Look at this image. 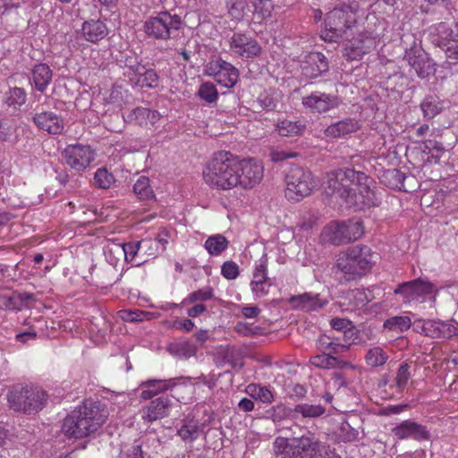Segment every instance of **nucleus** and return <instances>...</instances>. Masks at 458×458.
Returning a JSON list of instances; mask_svg holds the SVG:
<instances>
[{"label": "nucleus", "instance_id": "obj_1", "mask_svg": "<svg viewBox=\"0 0 458 458\" xmlns=\"http://www.w3.org/2000/svg\"><path fill=\"white\" fill-rule=\"evenodd\" d=\"M106 418V410L99 402L85 400L66 416L62 429L69 437L83 438L100 428Z\"/></svg>", "mask_w": 458, "mask_h": 458}, {"label": "nucleus", "instance_id": "obj_2", "mask_svg": "<svg viewBox=\"0 0 458 458\" xmlns=\"http://www.w3.org/2000/svg\"><path fill=\"white\" fill-rule=\"evenodd\" d=\"M239 157L229 151L215 153L203 170V179L211 188L228 191L238 186Z\"/></svg>", "mask_w": 458, "mask_h": 458}, {"label": "nucleus", "instance_id": "obj_3", "mask_svg": "<svg viewBox=\"0 0 458 458\" xmlns=\"http://www.w3.org/2000/svg\"><path fill=\"white\" fill-rule=\"evenodd\" d=\"M377 254L367 246L357 244L338 255L335 268L345 281L360 278L369 273L376 263Z\"/></svg>", "mask_w": 458, "mask_h": 458}, {"label": "nucleus", "instance_id": "obj_4", "mask_svg": "<svg viewBox=\"0 0 458 458\" xmlns=\"http://www.w3.org/2000/svg\"><path fill=\"white\" fill-rule=\"evenodd\" d=\"M359 4L341 3L327 13L321 37L325 41L337 42L357 23Z\"/></svg>", "mask_w": 458, "mask_h": 458}, {"label": "nucleus", "instance_id": "obj_5", "mask_svg": "<svg viewBox=\"0 0 458 458\" xmlns=\"http://www.w3.org/2000/svg\"><path fill=\"white\" fill-rule=\"evenodd\" d=\"M44 390L33 386H14L7 395L11 409L25 414L38 412L43 409L47 401Z\"/></svg>", "mask_w": 458, "mask_h": 458}, {"label": "nucleus", "instance_id": "obj_6", "mask_svg": "<svg viewBox=\"0 0 458 458\" xmlns=\"http://www.w3.org/2000/svg\"><path fill=\"white\" fill-rule=\"evenodd\" d=\"M319 441L313 436L277 437L275 452L281 458H314L319 450Z\"/></svg>", "mask_w": 458, "mask_h": 458}, {"label": "nucleus", "instance_id": "obj_7", "mask_svg": "<svg viewBox=\"0 0 458 458\" xmlns=\"http://www.w3.org/2000/svg\"><path fill=\"white\" fill-rule=\"evenodd\" d=\"M363 233V225L360 221L353 219L341 222L333 221L324 227L321 237L324 242L339 246L360 239Z\"/></svg>", "mask_w": 458, "mask_h": 458}, {"label": "nucleus", "instance_id": "obj_8", "mask_svg": "<svg viewBox=\"0 0 458 458\" xmlns=\"http://www.w3.org/2000/svg\"><path fill=\"white\" fill-rule=\"evenodd\" d=\"M182 25V20L178 14L168 11L159 12L144 22L145 33L157 40H167L174 37Z\"/></svg>", "mask_w": 458, "mask_h": 458}, {"label": "nucleus", "instance_id": "obj_9", "mask_svg": "<svg viewBox=\"0 0 458 458\" xmlns=\"http://www.w3.org/2000/svg\"><path fill=\"white\" fill-rule=\"evenodd\" d=\"M285 196L293 201H300L310 195L317 186L312 173L303 167L293 165L285 176Z\"/></svg>", "mask_w": 458, "mask_h": 458}, {"label": "nucleus", "instance_id": "obj_10", "mask_svg": "<svg viewBox=\"0 0 458 458\" xmlns=\"http://www.w3.org/2000/svg\"><path fill=\"white\" fill-rule=\"evenodd\" d=\"M356 171L352 168L338 169L327 174L324 191L327 195L339 198L348 206L349 197L354 191Z\"/></svg>", "mask_w": 458, "mask_h": 458}, {"label": "nucleus", "instance_id": "obj_11", "mask_svg": "<svg viewBox=\"0 0 458 458\" xmlns=\"http://www.w3.org/2000/svg\"><path fill=\"white\" fill-rule=\"evenodd\" d=\"M354 191L349 197L348 207L362 209L365 207L378 206L381 198L375 191V181L362 172L356 171Z\"/></svg>", "mask_w": 458, "mask_h": 458}, {"label": "nucleus", "instance_id": "obj_12", "mask_svg": "<svg viewBox=\"0 0 458 458\" xmlns=\"http://www.w3.org/2000/svg\"><path fill=\"white\" fill-rule=\"evenodd\" d=\"M378 42L379 34L364 30L344 42L343 55L350 61L360 60L365 55L374 50Z\"/></svg>", "mask_w": 458, "mask_h": 458}, {"label": "nucleus", "instance_id": "obj_13", "mask_svg": "<svg viewBox=\"0 0 458 458\" xmlns=\"http://www.w3.org/2000/svg\"><path fill=\"white\" fill-rule=\"evenodd\" d=\"M437 292V287L431 282L417 278L398 284L394 293L401 295L404 303H410L411 301L422 302L427 296Z\"/></svg>", "mask_w": 458, "mask_h": 458}, {"label": "nucleus", "instance_id": "obj_14", "mask_svg": "<svg viewBox=\"0 0 458 458\" xmlns=\"http://www.w3.org/2000/svg\"><path fill=\"white\" fill-rule=\"evenodd\" d=\"M64 163L77 172H82L95 159V153L89 145L70 144L61 153Z\"/></svg>", "mask_w": 458, "mask_h": 458}, {"label": "nucleus", "instance_id": "obj_15", "mask_svg": "<svg viewBox=\"0 0 458 458\" xmlns=\"http://www.w3.org/2000/svg\"><path fill=\"white\" fill-rule=\"evenodd\" d=\"M206 73L228 89L233 88L239 80L238 69L221 58L211 61L207 65Z\"/></svg>", "mask_w": 458, "mask_h": 458}, {"label": "nucleus", "instance_id": "obj_16", "mask_svg": "<svg viewBox=\"0 0 458 458\" xmlns=\"http://www.w3.org/2000/svg\"><path fill=\"white\" fill-rule=\"evenodd\" d=\"M229 43L232 54L242 59L254 58L262 50L257 39L244 32H234Z\"/></svg>", "mask_w": 458, "mask_h": 458}, {"label": "nucleus", "instance_id": "obj_17", "mask_svg": "<svg viewBox=\"0 0 458 458\" xmlns=\"http://www.w3.org/2000/svg\"><path fill=\"white\" fill-rule=\"evenodd\" d=\"M238 186L247 190L259 184L263 178V165L254 158H239Z\"/></svg>", "mask_w": 458, "mask_h": 458}, {"label": "nucleus", "instance_id": "obj_18", "mask_svg": "<svg viewBox=\"0 0 458 458\" xmlns=\"http://www.w3.org/2000/svg\"><path fill=\"white\" fill-rule=\"evenodd\" d=\"M404 59L420 79H426L435 74L436 64L422 49L411 48L407 50Z\"/></svg>", "mask_w": 458, "mask_h": 458}, {"label": "nucleus", "instance_id": "obj_19", "mask_svg": "<svg viewBox=\"0 0 458 458\" xmlns=\"http://www.w3.org/2000/svg\"><path fill=\"white\" fill-rule=\"evenodd\" d=\"M436 30L440 45L445 47L446 56L458 60V21L453 25L440 22Z\"/></svg>", "mask_w": 458, "mask_h": 458}, {"label": "nucleus", "instance_id": "obj_20", "mask_svg": "<svg viewBox=\"0 0 458 458\" xmlns=\"http://www.w3.org/2000/svg\"><path fill=\"white\" fill-rule=\"evenodd\" d=\"M302 105L311 113L321 114L337 107L339 100L336 96L315 91L302 98Z\"/></svg>", "mask_w": 458, "mask_h": 458}, {"label": "nucleus", "instance_id": "obj_21", "mask_svg": "<svg viewBox=\"0 0 458 458\" xmlns=\"http://www.w3.org/2000/svg\"><path fill=\"white\" fill-rule=\"evenodd\" d=\"M392 433L398 439L412 438L417 441L430 439V432L426 426L411 420H406L392 428Z\"/></svg>", "mask_w": 458, "mask_h": 458}, {"label": "nucleus", "instance_id": "obj_22", "mask_svg": "<svg viewBox=\"0 0 458 458\" xmlns=\"http://www.w3.org/2000/svg\"><path fill=\"white\" fill-rule=\"evenodd\" d=\"M289 303L295 310L311 312L323 309L328 303V300L323 298L319 293H304L292 296L289 299Z\"/></svg>", "mask_w": 458, "mask_h": 458}, {"label": "nucleus", "instance_id": "obj_23", "mask_svg": "<svg viewBox=\"0 0 458 458\" xmlns=\"http://www.w3.org/2000/svg\"><path fill=\"white\" fill-rule=\"evenodd\" d=\"M327 57L320 52H310L301 64L302 75L308 79H315L328 71Z\"/></svg>", "mask_w": 458, "mask_h": 458}, {"label": "nucleus", "instance_id": "obj_24", "mask_svg": "<svg viewBox=\"0 0 458 458\" xmlns=\"http://www.w3.org/2000/svg\"><path fill=\"white\" fill-rule=\"evenodd\" d=\"M161 118L160 114L156 110L138 106L130 110L123 119L126 123L148 128L154 126Z\"/></svg>", "mask_w": 458, "mask_h": 458}, {"label": "nucleus", "instance_id": "obj_25", "mask_svg": "<svg viewBox=\"0 0 458 458\" xmlns=\"http://www.w3.org/2000/svg\"><path fill=\"white\" fill-rule=\"evenodd\" d=\"M130 81L140 88L155 89L158 86L159 76L153 68L141 64L135 72H128Z\"/></svg>", "mask_w": 458, "mask_h": 458}, {"label": "nucleus", "instance_id": "obj_26", "mask_svg": "<svg viewBox=\"0 0 458 458\" xmlns=\"http://www.w3.org/2000/svg\"><path fill=\"white\" fill-rule=\"evenodd\" d=\"M310 363L321 369H355V366L350 361L325 352L311 356L310 358Z\"/></svg>", "mask_w": 458, "mask_h": 458}, {"label": "nucleus", "instance_id": "obj_27", "mask_svg": "<svg viewBox=\"0 0 458 458\" xmlns=\"http://www.w3.org/2000/svg\"><path fill=\"white\" fill-rule=\"evenodd\" d=\"M33 121L35 124L41 130L50 134H60L64 130V123L62 119L53 112L37 113Z\"/></svg>", "mask_w": 458, "mask_h": 458}, {"label": "nucleus", "instance_id": "obj_28", "mask_svg": "<svg viewBox=\"0 0 458 458\" xmlns=\"http://www.w3.org/2000/svg\"><path fill=\"white\" fill-rule=\"evenodd\" d=\"M422 330L431 338H450L456 334L457 328L452 324L441 320L424 321Z\"/></svg>", "mask_w": 458, "mask_h": 458}, {"label": "nucleus", "instance_id": "obj_29", "mask_svg": "<svg viewBox=\"0 0 458 458\" xmlns=\"http://www.w3.org/2000/svg\"><path fill=\"white\" fill-rule=\"evenodd\" d=\"M171 406V400L165 396H160L153 401L144 408L143 419L148 422L160 420L168 415V410Z\"/></svg>", "mask_w": 458, "mask_h": 458}, {"label": "nucleus", "instance_id": "obj_30", "mask_svg": "<svg viewBox=\"0 0 458 458\" xmlns=\"http://www.w3.org/2000/svg\"><path fill=\"white\" fill-rule=\"evenodd\" d=\"M81 33L85 40L98 43L107 36L108 30L104 21L92 19L82 23Z\"/></svg>", "mask_w": 458, "mask_h": 458}, {"label": "nucleus", "instance_id": "obj_31", "mask_svg": "<svg viewBox=\"0 0 458 458\" xmlns=\"http://www.w3.org/2000/svg\"><path fill=\"white\" fill-rule=\"evenodd\" d=\"M204 427L199 420L187 416L181 421V426L177 429V435L184 442L192 443L198 439L203 433Z\"/></svg>", "mask_w": 458, "mask_h": 458}, {"label": "nucleus", "instance_id": "obj_32", "mask_svg": "<svg viewBox=\"0 0 458 458\" xmlns=\"http://www.w3.org/2000/svg\"><path fill=\"white\" fill-rule=\"evenodd\" d=\"M53 72L47 64H36L32 71L30 81L34 88L43 93L52 81Z\"/></svg>", "mask_w": 458, "mask_h": 458}, {"label": "nucleus", "instance_id": "obj_33", "mask_svg": "<svg viewBox=\"0 0 458 458\" xmlns=\"http://www.w3.org/2000/svg\"><path fill=\"white\" fill-rule=\"evenodd\" d=\"M177 378L163 379H148L140 384L142 389L140 397L144 400L151 399L156 394L172 389L175 386Z\"/></svg>", "mask_w": 458, "mask_h": 458}, {"label": "nucleus", "instance_id": "obj_34", "mask_svg": "<svg viewBox=\"0 0 458 458\" xmlns=\"http://www.w3.org/2000/svg\"><path fill=\"white\" fill-rule=\"evenodd\" d=\"M359 128L360 126L356 120L345 118L327 126L324 131V134L328 138H340L357 131Z\"/></svg>", "mask_w": 458, "mask_h": 458}, {"label": "nucleus", "instance_id": "obj_35", "mask_svg": "<svg viewBox=\"0 0 458 458\" xmlns=\"http://www.w3.org/2000/svg\"><path fill=\"white\" fill-rule=\"evenodd\" d=\"M316 346L321 352L336 356L346 352L350 349L351 344H342L338 340L333 339L329 335H320L316 341Z\"/></svg>", "mask_w": 458, "mask_h": 458}, {"label": "nucleus", "instance_id": "obj_36", "mask_svg": "<svg viewBox=\"0 0 458 458\" xmlns=\"http://www.w3.org/2000/svg\"><path fill=\"white\" fill-rule=\"evenodd\" d=\"M306 128L301 121L283 120L276 125V131L281 136L294 137L301 135Z\"/></svg>", "mask_w": 458, "mask_h": 458}, {"label": "nucleus", "instance_id": "obj_37", "mask_svg": "<svg viewBox=\"0 0 458 458\" xmlns=\"http://www.w3.org/2000/svg\"><path fill=\"white\" fill-rule=\"evenodd\" d=\"M423 115L426 118L432 119L441 113L444 109L443 102L437 96H427L420 104Z\"/></svg>", "mask_w": 458, "mask_h": 458}, {"label": "nucleus", "instance_id": "obj_38", "mask_svg": "<svg viewBox=\"0 0 458 458\" xmlns=\"http://www.w3.org/2000/svg\"><path fill=\"white\" fill-rule=\"evenodd\" d=\"M388 359V353L380 346L369 348L364 356L366 364L371 368H377L385 365Z\"/></svg>", "mask_w": 458, "mask_h": 458}, {"label": "nucleus", "instance_id": "obj_39", "mask_svg": "<svg viewBox=\"0 0 458 458\" xmlns=\"http://www.w3.org/2000/svg\"><path fill=\"white\" fill-rule=\"evenodd\" d=\"M229 242L222 234L209 236L204 244L207 251L212 256H218L228 247Z\"/></svg>", "mask_w": 458, "mask_h": 458}, {"label": "nucleus", "instance_id": "obj_40", "mask_svg": "<svg viewBox=\"0 0 458 458\" xmlns=\"http://www.w3.org/2000/svg\"><path fill=\"white\" fill-rule=\"evenodd\" d=\"M411 327V319L407 316H394L385 320L383 327L389 331L401 334Z\"/></svg>", "mask_w": 458, "mask_h": 458}, {"label": "nucleus", "instance_id": "obj_41", "mask_svg": "<svg viewBox=\"0 0 458 458\" xmlns=\"http://www.w3.org/2000/svg\"><path fill=\"white\" fill-rule=\"evenodd\" d=\"M245 391L252 398L263 403H271L275 399L272 391L268 387L259 384L248 385Z\"/></svg>", "mask_w": 458, "mask_h": 458}, {"label": "nucleus", "instance_id": "obj_42", "mask_svg": "<svg viewBox=\"0 0 458 458\" xmlns=\"http://www.w3.org/2000/svg\"><path fill=\"white\" fill-rule=\"evenodd\" d=\"M293 411L301 414L302 418H318L326 412V408L320 404L299 403L295 405Z\"/></svg>", "mask_w": 458, "mask_h": 458}, {"label": "nucleus", "instance_id": "obj_43", "mask_svg": "<svg viewBox=\"0 0 458 458\" xmlns=\"http://www.w3.org/2000/svg\"><path fill=\"white\" fill-rule=\"evenodd\" d=\"M26 98L27 94L25 90L21 88L14 87L10 89L6 93L4 102L8 106L13 107L14 110H18L23 104H25Z\"/></svg>", "mask_w": 458, "mask_h": 458}, {"label": "nucleus", "instance_id": "obj_44", "mask_svg": "<svg viewBox=\"0 0 458 458\" xmlns=\"http://www.w3.org/2000/svg\"><path fill=\"white\" fill-rule=\"evenodd\" d=\"M135 194L140 199H151L154 198L153 190L149 184V179L146 176H140L133 186Z\"/></svg>", "mask_w": 458, "mask_h": 458}, {"label": "nucleus", "instance_id": "obj_45", "mask_svg": "<svg viewBox=\"0 0 458 458\" xmlns=\"http://www.w3.org/2000/svg\"><path fill=\"white\" fill-rule=\"evenodd\" d=\"M141 243V260L137 263L140 266L148 260V258L156 257L158 252V242L153 239H144L140 241Z\"/></svg>", "mask_w": 458, "mask_h": 458}, {"label": "nucleus", "instance_id": "obj_46", "mask_svg": "<svg viewBox=\"0 0 458 458\" xmlns=\"http://www.w3.org/2000/svg\"><path fill=\"white\" fill-rule=\"evenodd\" d=\"M199 97L208 104L215 103L218 98V92L214 83L204 82L199 86Z\"/></svg>", "mask_w": 458, "mask_h": 458}, {"label": "nucleus", "instance_id": "obj_47", "mask_svg": "<svg viewBox=\"0 0 458 458\" xmlns=\"http://www.w3.org/2000/svg\"><path fill=\"white\" fill-rule=\"evenodd\" d=\"M267 270V255H263L262 258L256 264L255 270L253 273V279L250 283V286L256 285V284H260L268 281Z\"/></svg>", "mask_w": 458, "mask_h": 458}, {"label": "nucleus", "instance_id": "obj_48", "mask_svg": "<svg viewBox=\"0 0 458 458\" xmlns=\"http://www.w3.org/2000/svg\"><path fill=\"white\" fill-rule=\"evenodd\" d=\"M410 368L411 367L408 363H402L397 369L394 378V386L399 392L403 391L411 377Z\"/></svg>", "mask_w": 458, "mask_h": 458}, {"label": "nucleus", "instance_id": "obj_49", "mask_svg": "<svg viewBox=\"0 0 458 458\" xmlns=\"http://www.w3.org/2000/svg\"><path fill=\"white\" fill-rule=\"evenodd\" d=\"M95 184L100 189H109L114 183V175L106 168H98L94 176Z\"/></svg>", "mask_w": 458, "mask_h": 458}, {"label": "nucleus", "instance_id": "obj_50", "mask_svg": "<svg viewBox=\"0 0 458 458\" xmlns=\"http://www.w3.org/2000/svg\"><path fill=\"white\" fill-rule=\"evenodd\" d=\"M214 298V291L211 287H205L191 293L183 301V303H195L206 301Z\"/></svg>", "mask_w": 458, "mask_h": 458}, {"label": "nucleus", "instance_id": "obj_51", "mask_svg": "<svg viewBox=\"0 0 458 458\" xmlns=\"http://www.w3.org/2000/svg\"><path fill=\"white\" fill-rule=\"evenodd\" d=\"M126 261H133L137 256L141 259V243L140 242H131L121 245Z\"/></svg>", "mask_w": 458, "mask_h": 458}, {"label": "nucleus", "instance_id": "obj_52", "mask_svg": "<svg viewBox=\"0 0 458 458\" xmlns=\"http://www.w3.org/2000/svg\"><path fill=\"white\" fill-rule=\"evenodd\" d=\"M291 411H292L289 408L280 403L268 409L267 411V417L272 420L274 422H280L287 418Z\"/></svg>", "mask_w": 458, "mask_h": 458}, {"label": "nucleus", "instance_id": "obj_53", "mask_svg": "<svg viewBox=\"0 0 458 458\" xmlns=\"http://www.w3.org/2000/svg\"><path fill=\"white\" fill-rule=\"evenodd\" d=\"M235 332L243 336H253L263 334V328L246 322H238L234 327Z\"/></svg>", "mask_w": 458, "mask_h": 458}, {"label": "nucleus", "instance_id": "obj_54", "mask_svg": "<svg viewBox=\"0 0 458 458\" xmlns=\"http://www.w3.org/2000/svg\"><path fill=\"white\" fill-rule=\"evenodd\" d=\"M428 144L431 146L432 149L431 156L428 157V162H434L435 164L439 163L440 158L445 152L443 143L435 140H428Z\"/></svg>", "mask_w": 458, "mask_h": 458}, {"label": "nucleus", "instance_id": "obj_55", "mask_svg": "<svg viewBox=\"0 0 458 458\" xmlns=\"http://www.w3.org/2000/svg\"><path fill=\"white\" fill-rule=\"evenodd\" d=\"M221 274L225 278L233 280L239 276V267L233 261H225L222 265Z\"/></svg>", "mask_w": 458, "mask_h": 458}, {"label": "nucleus", "instance_id": "obj_56", "mask_svg": "<svg viewBox=\"0 0 458 458\" xmlns=\"http://www.w3.org/2000/svg\"><path fill=\"white\" fill-rule=\"evenodd\" d=\"M258 103L260 107L267 111H271L276 108V101L268 92H263L258 98Z\"/></svg>", "mask_w": 458, "mask_h": 458}, {"label": "nucleus", "instance_id": "obj_57", "mask_svg": "<svg viewBox=\"0 0 458 458\" xmlns=\"http://www.w3.org/2000/svg\"><path fill=\"white\" fill-rule=\"evenodd\" d=\"M341 437L344 441L352 442L358 438L359 432L352 428L348 422H344L341 426Z\"/></svg>", "mask_w": 458, "mask_h": 458}, {"label": "nucleus", "instance_id": "obj_58", "mask_svg": "<svg viewBox=\"0 0 458 458\" xmlns=\"http://www.w3.org/2000/svg\"><path fill=\"white\" fill-rule=\"evenodd\" d=\"M120 458H144L141 445L134 444L122 451Z\"/></svg>", "mask_w": 458, "mask_h": 458}, {"label": "nucleus", "instance_id": "obj_59", "mask_svg": "<svg viewBox=\"0 0 458 458\" xmlns=\"http://www.w3.org/2000/svg\"><path fill=\"white\" fill-rule=\"evenodd\" d=\"M178 352L184 358H191L197 352V346L190 342L180 343L177 346Z\"/></svg>", "mask_w": 458, "mask_h": 458}, {"label": "nucleus", "instance_id": "obj_60", "mask_svg": "<svg viewBox=\"0 0 458 458\" xmlns=\"http://www.w3.org/2000/svg\"><path fill=\"white\" fill-rule=\"evenodd\" d=\"M244 8L245 4L242 1H236L230 5L228 13L233 18L241 20L243 17Z\"/></svg>", "mask_w": 458, "mask_h": 458}, {"label": "nucleus", "instance_id": "obj_61", "mask_svg": "<svg viewBox=\"0 0 458 458\" xmlns=\"http://www.w3.org/2000/svg\"><path fill=\"white\" fill-rule=\"evenodd\" d=\"M270 284L268 281L264 283L256 284V285L250 286L251 291L256 298H262L268 293Z\"/></svg>", "mask_w": 458, "mask_h": 458}, {"label": "nucleus", "instance_id": "obj_62", "mask_svg": "<svg viewBox=\"0 0 458 458\" xmlns=\"http://www.w3.org/2000/svg\"><path fill=\"white\" fill-rule=\"evenodd\" d=\"M123 65L129 69L128 72H135L141 64L134 55H125L124 60L122 61Z\"/></svg>", "mask_w": 458, "mask_h": 458}, {"label": "nucleus", "instance_id": "obj_63", "mask_svg": "<svg viewBox=\"0 0 458 458\" xmlns=\"http://www.w3.org/2000/svg\"><path fill=\"white\" fill-rule=\"evenodd\" d=\"M331 327L337 331L349 329L352 327V322L346 318H335L330 322Z\"/></svg>", "mask_w": 458, "mask_h": 458}, {"label": "nucleus", "instance_id": "obj_64", "mask_svg": "<svg viewBox=\"0 0 458 458\" xmlns=\"http://www.w3.org/2000/svg\"><path fill=\"white\" fill-rule=\"evenodd\" d=\"M13 134V127L5 121H0V140L6 141Z\"/></svg>", "mask_w": 458, "mask_h": 458}]
</instances>
